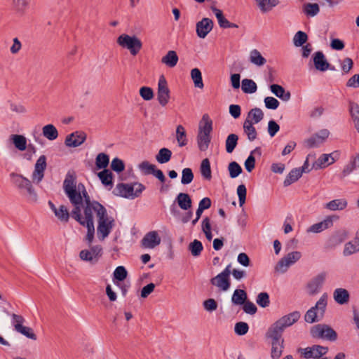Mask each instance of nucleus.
<instances>
[{"instance_id": "22", "label": "nucleus", "mask_w": 359, "mask_h": 359, "mask_svg": "<svg viewBox=\"0 0 359 359\" xmlns=\"http://www.w3.org/2000/svg\"><path fill=\"white\" fill-rule=\"evenodd\" d=\"M333 298L337 304L344 305L348 303L350 294L348 290L344 288H337L333 292Z\"/></svg>"}, {"instance_id": "18", "label": "nucleus", "mask_w": 359, "mask_h": 359, "mask_svg": "<svg viewBox=\"0 0 359 359\" xmlns=\"http://www.w3.org/2000/svg\"><path fill=\"white\" fill-rule=\"evenodd\" d=\"M86 139V134L82 131H76L66 137L65 143L69 147H77L81 145Z\"/></svg>"}, {"instance_id": "45", "label": "nucleus", "mask_w": 359, "mask_h": 359, "mask_svg": "<svg viewBox=\"0 0 359 359\" xmlns=\"http://www.w3.org/2000/svg\"><path fill=\"white\" fill-rule=\"evenodd\" d=\"M55 215L62 222H68L69 216L71 213H69V211L66 206L60 205L59 208H57L55 211Z\"/></svg>"}, {"instance_id": "49", "label": "nucleus", "mask_w": 359, "mask_h": 359, "mask_svg": "<svg viewBox=\"0 0 359 359\" xmlns=\"http://www.w3.org/2000/svg\"><path fill=\"white\" fill-rule=\"evenodd\" d=\"M128 272L124 266H117L114 271V282L115 283V280L123 281L126 278Z\"/></svg>"}, {"instance_id": "15", "label": "nucleus", "mask_w": 359, "mask_h": 359, "mask_svg": "<svg viewBox=\"0 0 359 359\" xmlns=\"http://www.w3.org/2000/svg\"><path fill=\"white\" fill-rule=\"evenodd\" d=\"M157 96L161 106L164 107L168 104L170 99V90L163 76H161L158 80Z\"/></svg>"}, {"instance_id": "21", "label": "nucleus", "mask_w": 359, "mask_h": 359, "mask_svg": "<svg viewBox=\"0 0 359 359\" xmlns=\"http://www.w3.org/2000/svg\"><path fill=\"white\" fill-rule=\"evenodd\" d=\"M313 60L315 68L317 70L324 72L329 68V63L325 59L324 54L320 51L316 52L313 55Z\"/></svg>"}, {"instance_id": "8", "label": "nucleus", "mask_w": 359, "mask_h": 359, "mask_svg": "<svg viewBox=\"0 0 359 359\" xmlns=\"http://www.w3.org/2000/svg\"><path fill=\"white\" fill-rule=\"evenodd\" d=\"M302 252L299 251H293L285 255L276 264L275 269L276 271L285 273L287 269L297 262L302 258Z\"/></svg>"}, {"instance_id": "2", "label": "nucleus", "mask_w": 359, "mask_h": 359, "mask_svg": "<svg viewBox=\"0 0 359 359\" xmlns=\"http://www.w3.org/2000/svg\"><path fill=\"white\" fill-rule=\"evenodd\" d=\"M63 189L71 203L74 205V208L71 212V217L81 226L87 228L86 239L89 243H92L95 234L94 222L92 221L90 214L87 213L88 219L81 215L82 198L79 193L76 194V192L75 177L73 175L70 173L67 174L63 182Z\"/></svg>"}, {"instance_id": "11", "label": "nucleus", "mask_w": 359, "mask_h": 359, "mask_svg": "<svg viewBox=\"0 0 359 359\" xmlns=\"http://www.w3.org/2000/svg\"><path fill=\"white\" fill-rule=\"evenodd\" d=\"M337 219H339V217L337 215H328L323 221L310 226L306 231L308 233H320L331 228L333 226L334 222Z\"/></svg>"}, {"instance_id": "63", "label": "nucleus", "mask_w": 359, "mask_h": 359, "mask_svg": "<svg viewBox=\"0 0 359 359\" xmlns=\"http://www.w3.org/2000/svg\"><path fill=\"white\" fill-rule=\"evenodd\" d=\"M353 61H352V60L351 58H349V57L344 58L341 62V67L342 71L344 73L349 72L350 70L353 67Z\"/></svg>"}, {"instance_id": "40", "label": "nucleus", "mask_w": 359, "mask_h": 359, "mask_svg": "<svg viewBox=\"0 0 359 359\" xmlns=\"http://www.w3.org/2000/svg\"><path fill=\"white\" fill-rule=\"evenodd\" d=\"M172 156V151L167 148H162L158 151L156 156V159L159 163H165L168 162Z\"/></svg>"}, {"instance_id": "16", "label": "nucleus", "mask_w": 359, "mask_h": 359, "mask_svg": "<svg viewBox=\"0 0 359 359\" xmlns=\"http://www.w3.org/2000/svg\"><path fill=\"white\" fill-rule=\"evenodd\" d=\"M330 132L327 129H323L307 139L304 144L308 148L317 147L323 144L329 137Z\"/></svg>"}, {"instance_id": "14", "label": "nucleus", "mask_w": 359, "mask_h": 359, "mask_svg": "<svg viewBox=\"0 0 359 359\" xmlns=\"http://www.w3.org/2000/svg\"><path fill=\"white\" fill-rule=\"evenodd\" d=\"M46 166V157L44 155H41L36 161L34 172L32 175V180L34 183L39 184L42 181Z\"/></svg>"}, {"instance_id": "36", "label": "nucleus", "mask_w": 359, "mask_h": 359, "mask_svg": "<svg viewBox=\"0 0 359 359\" xmlns=\"http://www.w3.org/2000/svg\"><path fill=\"white\" fill-rule=\"evenodd\" d=\"M243 131L250 141H254L257 138V133L254 127V124L245 121L243 123Z\"/></svg>"}, {"instance_id": "57", "label": "nucleus", "mask_w": 359, "mask_h": 359, "mask_svg": "<svg viewBox=\"0 0 359 359\" xmlns=\"http://www.w3.org/2000/svg\"><path fill=\"white\" fill-rule=\"evenodd\" d=\"M247 190L244 184H241L237 188V194L239 198V205L243 206L245 203Z\"/></svg>"}, {"instance_id": "29", "label": "nucleus", "mask_w": 359, "mask_h": 359, "mask_svg": "<svg viewBox=\"0 0 359 359\" xmlns=\"http://www.w3.org/2000/svg\"><path fill=\"white\" fill-rule=\"evenodd\" d=\"M249 60L252 64L258 67H262L264 65L266 62V60L262 55L261 53L257 49H253L250 52Z\"/></svg>"}, {"instance_id": "42", "label": "nucleus", "mask_w": 359, "mask_h": 359, "mask_svg": "<svg viewBox=\"0 0 359 359\" xmlns=\"http://www.w3.org/2000/svg\"><path fill=\"white\" fill-rule=\"evenodd\" d=\"M257 2L262 12H268L278 4V0H257Z\"/></svg>"}, {"instance_id": "37", "label": "nucleus", "mask_w": 359, "mask_h": 359, "mask_svg": "<svg viewBox=\"0 0 359 359\" xmlns=\"http://www.w3.org/2000/svg\"><path fill=\"white\" fill-rule=\"evenodd\" d=\"M241 88L245 93L252 94L257 91V86L253 80L244 79L242 81Z\"/></svg>"}, {"instance_id": "54", "label": "nucleus", "mask_w": 359, "mask_h": 359, "mask_svg": "<svg viewBox=\"0 0 359 359\" xmlns=\"http://www.w3.org/2000/svg\"><path fill=\"white\" fill-rule=\"evenodd\" d=\"M257 303L262 308L267 307L269 305V296L266 292H261L257 297Z\"/></svg>"}, {"instance_id": "59", "label": "nucleus", "mask_w": 359, "mask_h": 359, "mask_svg": "<svg viewBox=\"0 0 359 359\" xmlns=\"http://www.w3.org/2000/svg\"><path fill=\"white\" fill-rule=\"evenodd\" d=\"M264 104L267 109H276L279 107V102L273 97H266L264 98Z\"/></svg>"}, {"instance_id": "31", "label": "nucleus", "mask_w": 359, "mask_h": 359, "mask_svg": "<svg viewBox=\"0 0 359 359\" xmlns=\"http://www.w3.org/2000/svg\"><path fill=\"white\" fill-rule=\"evenodd\" d=\"M212 283L223 291H226L230 287L229 278L220 274L212 279Z\"/></svg>"}, {"instance_id": "30", "label": "nucleus", "mask_w": 359, "mask_h": 359, "mask_svg": "<svg viewBox=\"0 0 359 359\" xmlns=\"http://www.w3.org/2000/svg\"><path fill=\"white\" fill-rule=\"evenodd\" d=\"M302 170H300V168L292 169L285 179L284 186L287 187L297 182L302 177Z\"/></svg>"}, {"instance_id": "53", "label": "nucleus", "mask_w": 359, "mask_h": 359, "mask_svg": "<svg viewBox=\"0 0 359 359\" xmlns=\"http://www.w3.org/2000/svg\"><path fill=\"white\" fill-rule=\"evenodd\" d=\"M189 249L193 256H198L202 251V243L198 240H194L190 243Z\"/></svg>"}, {"instance_id": "32", "label": "nucleus", "mask_w": 359, "mask_h": 359, "mask_svg": "<svg viewBox=\"0 0 359 359\" xmlns=\"http://www.w3.org/2000/svg\"><path fill=\"white\" fill-rule=\"evenodd\" d=\"M42 133L46 138L50 141L55 140L58 137V131L52 124L44 126L42 128Z\"/></svg>"}, {"instance_id": "19", "label": "nucleus", "mask_w": 359, "mask_h": 359, "mask_svg": "<svg viewBox=\"0 0 359 359\" xmlns=\"http://www.w3.org/2000/svg\"><path fill=\"white\" fill-rule=\"evenodd\" d=\"M161 239L157 231H152L146 233L141 241L143 248L153 249L161 243Z\"/></svg>"}, {"instance_id": "48", "label": "nucleus", "mask_w": 359, "mask_h": 359, "mask_svg": "<svg viewBox=\"0 0 359 359\" xmlns=\"http://www.w3.org/2000/svg\"><path fill=\"white\" fill-rule=\"evenodd\" d=\"M228 170L230 177L231 178H236L242 172V168L238 163L233 161L229 164Z\"/></svg>"}, {"instance_id": "41", "label": "nucleus", "mask_w": 359, "mask_h": 359, "mask_svg": "<svg viewBox=\"0 0 359 359\" xmlns=\"http://www.w3.org/2000/svg\"><path fill=\"white\" fill-rule=\"evenodd\" d=\"M359 252V243L354 239L345 244L343 253L345 256Z\"/></svg>"}, {"instance_id": "25", "label": "nucleus", "mask_w": 359, "mask_h": 359, "mask_svg": "<svg viewBox=\"0 0 359 359\" xmlns=\"http://www.w3.org/2000/svg\"><path fill=\"white\" fill-rule=\"evenodd\" d=\"M212 11L215 13L218 23L219 26L222 28H231V27H238L236 24L230 22L227 19L224 18L223 15L222 11L215 7H212Z\"/></svg>"}, {"instance_id": "13", "label": "nucleus", "mask_w": 359, "mask_h": 359, "mask_svg": "<svg viewBox=\"0 0 359 359\" xmlns=\"http://www.w3.org/2000/svg\"><path fill=\"white\" fill-rule=\"evenodd\" d=\"M327 348L319 345H314L311 347L299 348V352L306 359L318 358L326 354Z\"/></svg>"}, {"instance_id": "10", "label": "nucleus", "mask_w": 359, "mask_h": 359, "mask_svg": "<svg viewBox=\"0 0 359 359\" xmlns=\"http://www.w3.org/2000/svg\"><path fill=\"white\" fill-rule=\"evenodd\" d=\"M339 157L338 151H334L330 154H323L315 161L312 164V168L315 170L323 169L333 164Z\"/></svg>"}, {"instance_id": "33", "label": "nucleus", "mask_w": 359, "mask_h": 359, "mask_svg": "<svg viewBox=\"0 0 359 359\" xmlns=\"http://www.w3.org/2000/svg\"><path fill=\"white\" fill-rule=\"evenodd\" d=\"M98 177L104 186L109 187V189L112 188L113 173L110 170L104 169L98 173Z\"/></svg>"}, {"instance_id": "56", "label": "nucleus", "mask_w": 359, "mask_h": 359, "mask_svg": "<svg viewBox=\"0 0 359 359\" xmlns=\"http://www.w3.org/2000/svg\"><path fill=\"white\" fill-rule=\"evenodd\" d=\"M140 95L144 100L149 101L154 97L153 90L149 87H142L140 89Z\"/></svg>"}, {"instance_id": "62", "label": "nucleus", "mask_w": 359, "mask_h": 359, "mask_svg": "<svg viewBox=\"0 0 359 359\" xmlns=\"http://www.w3.org/2000/svg\"><path fill=\"white\" fill-rule=\"evenodd\" d=\"M18 332L22 334L29 339L33 340L36 339V335L34 333L33 330L31 327L24 326L20 330H19Z\"/></svg>"}, {"instance_id": "7", "label": "nucleus", "mask_w": 359, "mask_h": 359, "mask_svg": "<svg viewBox=\"0 0 359 359\" xmlns=\"http://www.w3.org/2000/svg\"><path fill=\"white\" fill-rule=\"evenodd\" d=\"M116 42L122 48L129 50L133 56H135L142 47V43L139 38L126 34H121L117 38Z\"/></svg>"}, {"instance_id": "46", "label": "nucleus", "mask_w": 359, "mask_h": 359, "mask_svg": "<svg viewBox=\"0 0 359 359\" xmlns=\"http://www.w3.org/2000/svg\"><path fill=\"white\" fill-rule=\"evenodd\" d=\"M191 78L196 88H202V73L198 68H194L191 71Z\"/></svg>"}, {"instance_id": "1", "label": "nucleus", "mask_w": 359, "mask_h": 359, "mask_svg": "<svg viewBox=\"0 0 359 359\" xmlns=\"http://www.w3.org/2000/svg\"><path fill=\"white\" fill-rule=\"evenodd\" d=\"M76 194L79 193L82 198V207L84 217L88 219L90 214L92 221L94 222V215L97 221V231L100 239H104L111 232L115 226V220L109 216L106 208L97 201L91 200L85 186L82 183L75 184Z\"/></svg>"}, {"instance_id": "12", "label": "nucleus", "mask_w": 359, "mask_h": 359, "mask_svg": "<svg viewBox=\"0 0 359 359\" xmlns=\"http://www.w3.org/2000/svg\"><path fill=\"white\" fill-rule=\"evenodd\" d=\"M269 338L271 339V357L272 359H279L283 353L284 348V339L282 337L276 336L275 334L266 333Z\"/></svg>"}, {"instance_id": "24", "label": "nucleus", "mask_w": 359, "mask_h": 359, "mask_svg": "<svg viewBox=\"0 0 359 359\" xmlns=\"http://www.w3.org/2000/svg\"><path fill=\"white\" fill-rule=\"evenodd\" d=\"M212 130V121L208 116L203 115V144L208 145L211 140L210 133Z\"/></svg>"}, {"instance_id": "64", "label": "nucleus", "mask_w": 359, "mask_h": 359, "mask_svg": "<svg viewBox=\"0 0 359 359\" xmlns=\"http://www.w3.org/2000/svg\"><path fill=\"white\" fill-rule=\"evenodd\" d=\"M346 86L352 88H359V73L351 76L347 81Z\"/></svg>"}, {"instance_id": "26", "label": "nucleus", "mask_w": 359, "mask_h": 359, "mask_svg": "<svg viewBox=\"0 0 359 359\" xmlns=\"http://www.w3.org/2000/svg\"><path fill=\"white\" fill-rule=\"evenodd\" d=\"M263 118L264 113L262 110L259 108H254L248 112L245 121L252 124H257L260 122Z\"/></svg>"}, {"instance_id": "20", "label": "nucleus", "mask_w": 359, "mask_h": 359, "mask_svg": "<svg viewBox=\"0 0 359 359\" xmlns=\"http://www.w3.org/2000/svg\"><path fill=\"white\" fill-rule=\"evenodd\" d=\"M348 202L345 198H334L326 203L325 208L329 211H343L347 208Z\"/></svg>"}, {"instance_id": "52", "label": "nucleus", "mask_w": 359, "mask_h": 359, "mask_svg": "<svg viewBox=\"0 0 359 359\" xmlns=\"http://www.w3.org/2000/svg\"><path fill=\"white\" fill-rule=\"evenodd\" d=\"M12 317V325L14 326L15 330L18 332L24 326L22 324L25 321V318L20 316L15 313L11 314Z\"/></svg>"}, {"instance_id": "51", "label": "nucleus", "mask_w": 359, "mask_h": 359, "mask_svg": "<svg viewBox=\"0 0 359 359\" xmlns=\"http://www.w3.org/2000/svg\"><path fill=\"white\" fill-rule=\"evenodd\" d=\"M181 183L182 184H190L194 179V174L191 168H187L183 169L182 173Z\"/></svg>"}, {"instance_id": "39", "label": "nucleus", "mask_w": 359, "mask_h": 359, "mask_svg": "<svg viewBox=\"0 0 359 359\" xmlns=\"http://www.w3.org/2000/svg\"><path fill=\"white\" fill-rule=\"evenodd\" d=\"M176 139L180 147H184L187 144L186 130L182 125L177 126Z\"/></svg>"}, {"instance_id": "17", "label": "nucleus", "mask_w": 359, "mask_h": 359, "mask_svg": "<svg viewBox=\"0 0 359 359\" xmlns=\"http://www.w3.org/2000/svg\"><path fill=\"white\" fill-rule=\"evenodd\" d=\"M326 273L322 272L314 276L307 284L306 290L310 294H315L319 292L325 279Z\"/></svg>"}, {"instance_id": "61", "label": "nucleus", "mask_w": 359, "mask_h": 359, "mask_svg": "<svg viewBox=\"0 0 359 359\" xmlns=\"http://www.w3.org/2000/svg\"><path fill=\"white\" fill-rule=\"evenodd\" d=\"M248 325L246 323H237L235 325V332L238 335H243L248 331Z\"/></svg>"}, {"instance_id": "58", "label": "nucleus", "mask_w": 359, "mask_h": 359, "mask_svg": "<svg viewBox=\"0 0 359 359\" xmlns=\"http://www.w3.org/2000/svg\"><path fill=\"white\" fill-rule=\"evenodd\" d=\"M111 168L116 172H120L124 170L125 165L122 160L118 158H115L111 161Z\"/></svg>"}, {"instance_id": "28", "label": "nucleus", "mask_w": 359, "mask_h": 359, "mask_svg": "<svg viewBox=\"0 0 359 359\" xmlns=\"http://www.w3.org/2000/svg\"><path fill=\"white\" fill-rule=\"evenodd\" d=\"M349 111L354 128L359 134V104L355 102H351L349 105Z\"/></svg>"}, {"instance_id": "23", "label": "nucleus", "mask_w": 359, "mask_h": 359, "mask_svg": "<svg viewBox=\"0 0 359 359\" xmlns=\"http://www.w3.org/2000/svg\"><path fill=\"white\" fill-rule=\"evenodd\" d=\"M270 90L273 94L281 99L283 101L287 102L290 100L291 94L289 91L278 84H272L270 86Z\"/></svg>"}, {"instance_id": "34", "label": "nucleus", "mask_w": 359, "mask_h": 359, "mask_svg": "<svg viewBox=\"0 0 359 359\" xmlns=\"http://www.w3.org/2000/svg\"><path fill=\"white\" fill-rule=\"evenodd\" d=\"M162 63L169 67H174L178 62V56L175 51L169 50L161 59Z\"/></svg>"}, {"instance_id": "47", "label": "nucleus", "mask_w": 359, "mask_h": 359, "mask_svg": "<svg viewBox=\"0 0 359 359\" xmlns=\"http://www.w3.org/2000/svg\"><path fill=\"white\" fill-rule=\"evenodd\" d=\"M307 40V34L302 31H298L293 37V43L294 46L299 47L303 46Z\"/></svg>"}, {"instance_id": "27", "label": "nucleus", "mask_w": 359, "mask_h": 359, "mask_svg": "<svg viewBox=\"0 0 359 359\" xmlns=\"http://www.w3.org/2000/svg\"><path fill=\"white\" fill-rule=\"evenodd\" d=\"M175 201L182 210H188L191 207V199L188 194L180 193Z\"/></svg>"}, {"instance_id": "44", "label": "nucleus", "mask_w": 359, "mask_h": 359, "mask_svg": "<svg viewBox=\"0 0 359 359\" xmlns=\"http://www.w3.org/2000/svg\"><path fill=\"white\" fill-rule=\"evenodd\" d=\"M247 298L246 292L243 290H236L232 296V302L235 304H243Z\"/></svg>"}, {"instance_id": "50", "label": "nucleus", "mask_w": 359, "mask_h": 359, "mask_svg": "<svg viewBox=\"0 0 359 359\" xmlns=\"http://www.w3.org/2000/svg\"><path fill=\"white\" fill-rule=\"evenodd\" d=\"M304 11L307 15L313 17L319 13L320 8L317 4L309 3L304 5Z\"/></svg>"}, {"instance_id": "9", "label": "nucleus", "mask_w": 359, "mask_h": 359, "mask_svg": "<svg viewBox=\"0 0 359 359\" xmlns=\"http://www.w3.org/2000/svg\"><path fill=\"white\" fill-rule=\"evenodd\" d=\"M311 334L314 338L327 339L330 340H335L337 339L336 332L325 324H318L313 326L311 329Z\"/></svg>"}, {"instance_id": "3", "label": "nucleus", "mask_w": 359, "mask_h": 359, "mask_svg": "<svg viewBox=\"0 0 359 359\" xmlns=\"http://www.w3.org/2000/svg\"><path fill=\"white\" fill-rule=\"evenodd\" d=\"M10 177L12 184L17 188L21 195L29 202H36L37 194L32 186V182L22 175L11 172Z\"/></svg>"}, {"instance_id": "55", "label": "nucleus", "mask_w": 359, "mask_h": 359, "mask_svg": "<svg viewBox=\"0 0 359 359\" xmlns=\"http://www.w3.org/2000/svg\"><path fill=\"white\" fill-rule=\"evenodd\" d=\"M155 168V165L151 164L147 161H142L139 165V168L144 172V175L152 174Z\"/></svg>"}, {"instance_id": "38", "label": "nucleus", "mask_w": 359, "mask_h": 359, "mask_svg": "<svg viewBox=\"0 0 359 359\" xmlns=\"http://www.w3.org/2000/svg\"><path fill=\"white\" fill-rule=\"evenodd\" d=\"M238 137L236 134H230L225 141L226 151L229 154H231L238 144Z\"/></svg>"}, {"instance_id": "35", "label": "nucleus", "mask_w": 359, "mask_h": 359, "mask_svg": "<svg viewBox=\"0 0 359 359\" xmlns=\"http://www.w3.org/2000/svg\"><path fill=\"white\" fill-rule=\"evenodd\" d=\"M11 139L17 148L20 151H25L27 149V139L22 135H12Z\"/></svg>"}, {"instance_id": "4", "label": "nucleus", "mask_w": 359, "mask_h": 359, "mask_svg": "<svg viewBox=\"0 0 359 359\" xmlns=\"http://www.w3.org/2000/svg\"><path fill=\"white\" fill-rule=\"evenodd\" d=\"M145 189L144 185L139 182L133 184L118 183L113 191L115 196L134 199L139 197Z\"/></svg>"}, {"instance_id": "60", "label": "nucleus", "mask_w": 359, "mask_h": 359, "mask_svg": "<svg viewBox=\"0 0 359 359\" xmlns=\"http://www.w3.org/2000/svg\"><path fill=\"white\" fill-rule=\"evenodd\" d=\"M203 178L208 180H210L212 179L210 163L208 158L203 159Z\"/></svg>"}, {"instance_id": "5", "label": "nucleus", "mask_w": 359, "mask_h": 359, "mask_svg": "<svg viewBox=\"0 0 359 359\" xmlns=\"http://www.w3.org/2000/svg\"><path fill=\"white\" fill-rule=\"evenodd\" d=\"M299 318L300 313L297 311H294L285 315L276 321L269 327L267 332L281 337L284 330L295 323L299 319Z\"/></svg>"}, {"instance_id": "43", "label": "nucleus", "mask_w": 359, "mask_h": 359, "mask_svg": "<svg viewBox=\"0 0 359 359\" xmlns=\"http://www.w3.org/2000/svg\"><path fill=\"white\" fill-rule=\"evenodd\" d=\"M109 163V156L104 153L99 154L95 159L96 167L98 169H105Z\"/></svg>"}, {"instance_id": "6", "label": "nucleus", "mask_w": 359, "mask_h": 359, "mask_svg": "<svg viewBox=\"0 0 359 359\" xmlns=\"http://www.w3.org/2000/svg\"><path fill=\"white\" fill-rule=\"evenodd\" d=\"M327 304V295L323 294L316 305L311 307L305 314L304 319L307 323H313L321 320L324 316Z\"/></svg>"}]
</instances>
